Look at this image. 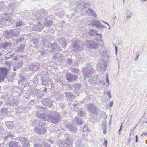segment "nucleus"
I'll list each match as a JSON object with an SVG mask.
<instances>
[{"instance_id":"nucleus-1","label":"nucleus","mask_w":147,"mask_h":147,"mask_svg":"<svg viewBox=\"0 0 147 147\" xmlns=\"http://www.w3.org/2000/svg\"><path fill=\"white\" fill-rule=\"evenodd\" d=\"M61 116L58 112L53 111L47 116V119L50 122L56 123L59 122Z\"/></svg>"},{"instance_id":"nucleus-2","label":"nucleus","mask_w":147,"mask_h":147,"mask_svg":"<svg viewBox=\"0 0 147 147\" xmlns=\"http://www.w3.org/2000/svg\"><path fill=\"white\" fill-rule=\"evenodd\" d=\"M83 74L85 77V79L86 81H89V77L91 74H94V69L91 67L84 68L83 70Z\"/></svg>"},{"instance_id":"nucleus-3","label":"nucleus","mask_w":147,"mask_h":147,"mask_svg":"<svg viewBox=\"0 0 147 147\" xmlns=\"http://www.w3.org/2000/svg\"><path fill=\"white\" fill-rule=\"evenodd\" d=\"M101 63H98L97 65V70L100 73L104 71L106 69L107 64L106 60H103L102 59H100Z\"/></svg>"},{"instance_id":"nucleus-4","label":"nucleus","mask_w":147,"mask_h":147,"mask_svg":"<svg viewBox=\"0 0 147 147\" xmlns=\"http://www.w3.org/2000/svg\"><path fill=\"white\" fill-rule=\"evenodd\" d=\"M87 107L88 111L93 114L97 115L98 114L99 110L94 104L89 103L88 104Z\"/></svg>"},{"instance_id":"nucleus-5","label":"nucleus","mask_w":147,"mask_h":147,"mask_svg":"<svg viewBox=\"0 0 147 147\" xmlns=\"http://www.w3.org/2000/svg\"><path fill=\"white\" fill-rule=\"evenodd\" d=\"M51 41V38L49 37L48 39H46L43 41V45L46 47H47L52 50H55L57 47V44L56 43H50Z\"/></svg>"},{"instance_id":"nucleus-6","label":"nucleus","mask_w":147,"mask_h":147,"mask_svg":"<svg viewBox=\"0 0 147 147\" xmlns=\"http://www.w3.org/2000/svg\"><path fill=\"white\" fill-rule=\"evenodd\" d=\"M8 70L7 68H0V82L4 81L8 73Z\"/></svg>"},{"instance_id":"nucleus-7","label":"nucleus","mask_w":147,"mask_h":147,"mask_svg":"<svg viewBox=\"0 0 147 147\" xmlns=\"http://www.w3.org/2000/svg\"><path fill=\"white\" fill-rule=\"evenodd\" d=\"M86 46L88 48L95 49L97 48L98 45L97 42L94 40H88L86 42Z\"/></svg>"},{"instance_id":"nucleus-8","label":"nucleus","mask_w":147,"mask_h":147,"mask_svg":"<svg viewBox=\"0 0 147 147\" xmlns=\"http://www.w3.org/2000/svg\"><path fill=\"white\" fill-rule=\"evenodd\" d=\"M37 13L36 16L37 19L38 20H40L42 17H44L47 14V11L43 9H41L40 10H37Z\"/></svg>"},{"instance_id":"nucleus-9","label":"nucleus","mask_w":147,"mask_h":147,"mask_svg":"<svg viewBox=\"0 0 147 147\" xmlns=\"http://www.w3.org/2000/svg\"><path fill=\"white\" fill-rule=\"evenodd\" d=\"M65 77L67 80L69 82L75 81L78 78L77 76L73 75L70 73H67L65 74Z\"/></svg>"},{"instance_id":"nucleus-10","label":"nucleus","mask_w":147,"mask_h":147,"mask_svg":"<svg viewBox=\"0 0 147 147\" xmlns=\"http://www.w3.org/2000/svg\"><path fill=\"white\" fill-rule=\"evenodd\" d=\"M41 102L44 105L49 107H51L53 105V101L49 98L43 99Z\"/></svg>"},{"instance_id":"nucleus-11","label":"nucleus","mask_w":147,"mask_h":147,"mask_svg":"<svg viewBox=\"0 0 147 147\" xmlns=\"http://www.w3.org/2000/svg\"><path fill=\"white\" fill-rule=\"evenodd\" d=\"M15 29H11L4 31L3 34L7 38L9 39L14 36Z\"/></svg>"},{"instance_id":"nucleus-12","label":"nucleus","mask_w":147,"mask_h":147,"mask_svg":"<svg viewBox=\"0 0 147 147\" xmlns=\"http://www.w3.org/2000/svg\"><path fill=\"white\" fill-rule=\"evenodd\" d=\"M40 67V65L38 63H36L35 64H33L29 65V68L31 71H37Z\"/></svg>"},{"instance_id":"nucleus-13","label":"nucleus","mask_w":147,"mask_h":147,"mask_svg":"<svg viewBox=\"0 0 147 147\" xmlns=\"http://www.w3.org/2000/svg\"><path fill=\"white\" fill-rule=\"evenodd\" d=\"M34 131L37 134H42L46 133V129L44 127H35L34 129Z\"/></svg>"},{"instance_id":"nucleus-14","label":"nucleus","mask_w":147,"mask_h":147,"mask_svg":"<svg viewBox=\"0 0 147 147\" xmlns=\"http://www.w3.org/2000/svg\"><path fill=\"white\" fill-rule=\"evenodd\" d=\"M66 126L67 128L71 132L74 133L76 132L77 129L76 126L68 124H66Z\"/></svg>"},{"instance_id":"nucleus-15","label":"nucleus","mask_w":147,"mask_h":147,"mask_svg":"<svg viewBox=\"0 0 147 147\" xmlns=\"http://www.w3.org/2000/svg\"><path fill=\"white\" fill-rule=\"evenodd\" d=\"M53 23V22L52 21H46L44 23V24H43L44 25L43 26H42L39 29V30L40 31H41L43 28H44V26L46 27H50L51 26L52 24Z\"/></svg>"},{"instance_id":"nucleus-16","label":"nucleus","mask_w":147,"mask_h":147,"mask_svg":"<svg viewBox=\"0 0 147 147\" xmlns=\"http://www.w3.org/2000/svg\"><path fill=\"white\" fill-rule=\"evenodd\" d=\"M36 116L40 119H45V115L40 111H36Z\"/></svg>"},{"instance_id":"nucleus-17","label":"nucleus","mask_w":147,"mask_h":147,"mask_svg":"<svg viewBox=\"0 0 147 147\" xmlns=\"http://www.w3.org/2000/svg\"><path fill=\"white\" fill-rule=\"evenodd\" d=\"M79 106V105L78 102H76L75 103H71L70 105V107L71 109L74 111H75L77 109V107Z\"/></svg>"},{"instance_id":"nucleus-18","label":"nucleus","mask_w":147,"mask_h":147,"mask_svg":"<svg viewBox=\"0 0 147 147\" xmlns=\"http://www.w3.org/2000/svg\"><path fill=\"white\" fill-rule=\"evenodd\" d=\"M57 40L59 41V42L64 47H65L67 44V43L66 41V40L64 38H57Z\"/></svg>"},{"instance_id":"nucleus-19","label":"nucleus","mask_w":147,"mask_h":147,"mask_svg":"<svg viewBox=\"0 0 147 147\" xmlns=\"http://www.w3.org/2000/svg\"><path fill=\"white\" fill-rule=\"evenodd\" d=\"M14 134L11 132H7V136L4 138V140L7 141L8 139L12 138L14 137Z\"/></svg>"},{"instance_id":"nucleus-20","label":"nucleus","mask_w":147,"mask_h":147,"mask_svg":"<svg viewBox=\"0 0 147 147\" xmlns=\"http://www.w3.org/2000/svg\"><path fill=\"white\" fill-rule=\"evenodd\" d=\"M73 121L76 123L77 125L82 124V120L78 117H75L73 120Z\"/></svg>"},{"instance_id":"nucleus-21","label":"nucleus","mask_w":147,"mask_h":147,"mask_svg":"<svg viewBox=\"0 0 147 147\" xmlns=\"http://www.w3.org/2000/svg\"><path fill=\"white\" fill-rule=\"evenodd\" d=\"M86 13L90 14V15L93 16L95 17L96 18L97 15L95 13L92 9L89 8L88 10H86Z\"/></svg>"},{"instance_id":"nucleus-22","label":"nucleus","mask_w":147,"mask_h":147,"mask_svg":"<svg viewBox=\"0 0 147 147\" xmlns=\"http://www.w3.org/2000/svg\"><path fill=\"white\" fill-rule=\"evenodd\" d=\"M39 41V40L38 38L36 37H33L30 40V42L36 45Z\"/></svg>"},{"instance_id":"nucleus-23","label":"nucleus","mask_w":147,"mask_h":147,"mask_svg":"<svg viewBox=\"0 0 147 147\" xmlns=\"http://www.w3.org/2000/svg\"><path fill=\"white\" fill-rule=\"evenodd\" d=\"M100 24V21L97 20H94L92 21L91 24H90L89 25H93L96 27H99V25Z\"/></svg>"},{"instance_id":"nucleus-24","label":"nucleus","mask_w":147,"mask_h":147,"mask_svg":"<svg viewBox=\"0 0 147 147\" xmlns=\"http://www.w3.org/2000/svg\"><path fill=\"white\" fill-rule=\"evenodd\" d=\"M5 123L6 126L9 128L11 129L14 127V125L11 121L6 122Z\"/></svg>"},{"instance_id":"nucleus-25","label":"nucleus","mask_w":147,"mask_h":147,"mask_svg":"<svg viewBox=\"0 0 147 147\" xmlns=\"http://www.w3.org/2000/svg\"><path fill=\"white\" fill-rule=\"evenodd\" d=\"M9 147H18V142L15 141H11L9 143Z\"/></svg>"},{"instance_id":"nucleus-26","label":"nucleus","mask_w":147,"mask_h":147,"mask_svg":"<svg viewBox=\"0 0 147 147\" xmlns=\"http://www.w3.org/2000/svg\"><path fill=\"white\" fill-rule=\"evenodd\" d=\"M11 44L10 42H5L3 43L1 47L4 49L5 50L9 46H11Z\"/></svg>"},{"instance_id":"nucleus-27","label":"nucleus","mask_w":147,"mask_h":147,"mask_svg":"<svg viewBox=\"0 0 147 147\" xmlns=\"http://www.w3.org/2000/svg\"><path fill=\"white\" fill-rule=\"evenodd\" d=\"M65 142L68 146H70L72 144L73 142V140L70 138H67L66 139Z\"/></svg>"},{"instance_id":"nucleus-28","label":"nucleus","mask_w":147,"mask_h":147,"mask_svg":"<svg viewBox=\"0 0 147 147\" xmlns=\"http://www.w3.org/2000/svg\"><path fill=\"white\" fill-rule=\"evenodd\" d=\"M53 58L54 59H58L59 58H61V59H62V55L59 53H55L54 54Z\"/></svg>"},{"instance_id":"nucleus-29","label":"nucleus","mask_w":147,"mask_h":147,"mask_svg":"<svg viewBox=\"0 0 147 147\" xmlns=\"http://www.w3.org/2000/svg\"><path fill=\"white\" fill-rule=\"evenodd\" d=\"M132 12L129 10H127L126 13V17L128 19L130 18L132 16Z\"/></svg>"},{"instance_id":"nucleus-30","label":"nucleus","mask_w":147,"mask_h":147,"mask_svg":"<svg viewBox=\"0 0 147 147\" xmlns=\"http://www.w3.org/2000/svg\"><path fill=\"white\" fill-rule=\"evenodd\" d=\"M65 94L67 98L70 99L71 98H72L73 97V95L70 92H65Z\"/></svg>"},{"instance_id":"nucleus-31","label":"nucleus","mask_w":147,"mask_h":147,"mask_svg":"<svg viewBox=\"0 0 147 147\" xmlns=\"http://www.w3.org/2000/svg\"><path fill=\"white\" fill-rule=\"evenodd\" d=\"M97 31L93 29H91L89 32V34L91 36H94V35L96 34Z\"/></svg>"},{"instance_id":"nucleus-32","label":"nucleus","mask_w":147,"mask_h":147,"mask_svg":"<svg viewBox=\"0 0 147 147\" xmlns=\"http://www.w3.org/2000/svg\"><path fill=\"white\" fill-rule=\"evenodd\" d=\"M73 87L74 88L75 92L80 88V86L78 83H75L73 85Z\"/></svg>"},{"instance_id":"nucleus-33","label":"nucleus","mask_w":147,"mask_h":147,"mask_svg":"<svg viewBox=\"0 0 147 147\" xmlns=\"http://www.w3.org/2000/svg\"><path fill=\"white\" fill-rule=\"evenodd\" d=\"M73 47L75 49H77L80 47L79 44L78 42H74L72 45Z\"/></svg>"},{"instance_id":"nucleus-34","label":"nucleus","mask_w":147,"mask_h":147,"mask_svg":"<svg viewBox=\"0 0 147 147\" xmlns=\"http://www.w3.org/2000/svg\"><path fill=\"white\" fill-rule=\"evenodd\" d=\"M38 146L39 147H50V146L48 143L44 142L42 144H39Z\"/></svg>"},{"instance_id":"nucleus-35","label":"nucleus","mask_w":147,"mask_h":147,"mask_svg":"<svg viewBox=\"0 0 147 147\" xmlns=\"http://www.w3.org/2000/svg\"><path fill=\"white\" fill-rule=\"evenodd\" d=\"M25 47L24 45L23 44L20 45L18 49V52H23L24 50Z\"/></svg>"},{"instance_id":"nucleus-36","label":"nucleus","mask_w":147,"mask_h":147,"mask_svg":"<svg viewBox=\"0 0 147 147\" xmlns=\"http://www.w3.org/2000/svg\"><path fill=\"white\" fill-rule=\"evenodd\" d=\"M59 143H60L59 146L60 147H67L68 145L65 141L61 142V141H60Z\"/></svg>"},{"instance_id":"nucleus-37","label":"nucleus","mask_w":147,"mask_h":147,"mask_svg":"<svg viewBox=\"0 0 147 147\" xmlns=\"http://www.w3.org/2000/svg\"><path fill=\"white\" fill-rule=\"evenodd\" d=\"M23 22L21 20L18 21L16 23V27H18L22 25H24Z\"/></svg>"},{"instance_id":"nucleus-38","label":"nucleus","mask_w":147,"mask_h":147,"mask_svg":"<svg viewBox=\"0 0 147 147\" xmlns=\"http://www.w3.org/2000/svg\"><path fill=\"white\" fill-rule=\"evenodd\" d=\"M65 14V12L63 11H60L58 14L59 17L60 18H62L64 16Z\"/></svg>"},{"instance_id":"nucleus-39","label":"nucleus","mask_w":147,"mask_h":147,"mask_svg":"<svg viewBox=\"0 0 147 147\" xmlns=\"http://www.w3.org/2000/svg\"><path fill=\"white\" fill-rule=\"evenodd\" d=\"M38 120H34L32 123V125L33 126H36L38 127Z\"/></svg>"},{"instance_id":"nucleus-40","label":"nucleus","mask_w":147,"mask_h":147,"mask_svg":"<svg viewBox=\"0 0 147 147\" xmlns=\"http://www.w3.org/2000/svg\"><path fill=\"white\" fill-rule=\"evenodd\" d=\"M38 127L40 126H43L45 125V122L42 123L39 120H38Z\"/></svg>"},{"instance_id":"nucleus-41","label":"nucleus","mask_w":147,"mask_h":147,"mask_svg":"<svg viewBox=\"0 0 147 147\" xmlns=\"http://www.w3.org/2000/svg\"><path fill=\"white\" fill-rule=\"evenodd\" d=\"M79 70L78 69H75V68H73L71 69V71L74 73L78 74L79 71Z\"/></svg>"},{"instance_id":"nucleus-42","label":"nucleus","mask_w":147,"mask_h":147,"mask_svg":"<svg viewBox=\"0 0 147 147\" xmlns=\"http://www.w3.org/2000/svg\"><path fill=\"white\" fill-rule=\"evenodd\" d=\"M1 113H6L7 112V109L6 108H2L1 110Z\"/></svg>"},{"instance_id":"nucleus-43","label":"nucleus","mask_w":147,"mask_h":147,"mask_svg":"<svg viewBox=\"0 0 147 147\" xmlns=\"http://www.w3.org/2000/svg\"><path fill=\"white\" fill-rule=\"evenodd\" d=\"M13 4H14V3H10L9 4L8 7V9L9 10L11 11L13 9Z\"/></svg>"},{"instance_id":"nucleus-44","label":"nucleus","mask_w":147,"mask_h":147,"mask_svg":"<svg viewBox=\"0 0 147 147\" xmlns=\"http://www.w3.org/2000/svg\"><path fill=\"white\" fill-rule=\"evenodd\" d=\"M27 140L24 137H21L20 139V142L23 144Z\"/></svg>"},{"instance_id":"nucleus-45","label":"nucleus","mask_w":147,"mask_h":147,"mask_svg":"<svg viewBox=\"0 0 147 147\" xmlns=\"http://www.w3.org/2000/svg\"><path fill=\"white\" fill-rule=\"evenodd\" d=\"M23 144V147H27L29 145V144L28 140H27Z\"/></svg>"},{"instance_id":"nucleus-46","label":"nucleus","mask_w":147,"mask_h":147,"mask_svg":"<svg viewBox=\"0 0 147 147\" xmlns=\"http://www.w3.org/2000/svg\"><path fill=\"white\" fill-rule=\"evenodd\" d=\"M78 115L80 116L83 117L84 115V113L81 110L78 112Z\"/></svg>"},{"instance_id":"nucleus-47","label":"nucleus","mask_w":147,"mask_h":147,"mask_svg":"<svg viewBox=\"0 0 147 147\" xmlns=\"http://www.w3.org/2000/svg\"><path fill=\"white\" fill-rule=\"evenodd\" d=\"M23 39V38H19L18 39H16V43H19L20 42H21Z\"/></svg>"},{"instance_id":"nucleus-48","label":"nucleus","mask_w":147,"mask_h":147,"mask_svg":"<svg viewBox=\"0 0 147 147\" xmlns=\"http://www.w3.org/2000/svg\"><path fill=\"white\" fill-rule=\"evenodd\" d=\"M7 55L5 57L6 58H7V59H9V58L10 57L13 56V55L12 53H11V54H10V53H8L7 54Z\"/></svg>"},{"instance_id":"nucleus-49","label":"nucleus","mask_w":147,"mask_h":147,"mask_svg":"<svg viewBox=\"0 0 147 147\" xmlns=\"http://www.w3.org/2000/svg\"><path fill=\"white\" fill-rule=\"evenodd\" d=\"M4 129L3 127L0 126V134H1L4 131Z\"/></svg>"},{"instance_id":"nucleus-50","label":"nucleus","mask_w":147,"mask_h":147,"mask_svg":"<svg viewBox=\"0 0 147 147\" xmlns=\"http://www.w3.org/2000/svg\"><path fill=\"white\" fill-rule=\"evenodd\" d=\"M88 5L87 4V3H84V5H83V7L85 8H86L88 6Z\"/></svg>"},{"instance_id":"nucleus-51","label":"nucleus","mask_w":147,"mask_h":147,"mask_svg":"<svg viewBox=\"0 0 147 147\" xmlns=\"http://www.w3.org/2000/svg\"><path fill=\"white\" fill-rule=\"evenodd\" d=\"M83 130L86 131L88 129V127L87 126L84 125L83 127Z\"/></svg>"},{"instance_id":"nucleus-52","label":"nucleus","mask_w":147,"mask_h":147,"mask_svg":"<svg viewBox=\"0 0 147 147\" xmlns=\"http://www.w3.org/2000/svg\"><path fill=\"white\" fill-rule=\"evenodd\" d=\"M68 63L69 64L71 63L72 62V60L71 59H70V58H68Z\"/></svg>"},{"instance_id":"nucleus-53","label":"nucleus","mask_w":147,"mask_h":147,"mask_svg":"<svg viewBox=\"0 0 147 147\" xmlns=\"http://www.w3.org/2000/svg\"><path fill=\"white\" fill-rule=\"evenodd\" d=\"M12 102H13V103H10L11 105H14L16 104V102L14 99L12 100Z\"/></svg>"},{"instance_id":"nucleus-54","label":"nucleus","mask_w":147,"mask_h":147,"mask_svg":"<svg viewBox=\"0 0 147 147\" xmlns=\"http://www.w3.org/2000/svg\"><path fill=\"white\" fill-rule=\"evenodd\" d=\"M107 141L106 140H105L104 141V143L103 144V145H104L105 147H106L107 145Z\"/></svg>"},{"instance_id":"nucleus-55","label":"nucleus","mask_w":147,"mask_h":147,"mask_svg":"<svg viewBox=\"0 0 147 147\" xmlns=\"http://www.w3.org/2000/svg\"><path fill=\"white\" fill-rule=\"evenodd\" d=\"M42 84L43 85H44V86H45L46 85L47 83L45 81H44L42 80Z\"/></svg>"},{"instance_id":"nucleus-56","label":"nucleus","mask_w":147,"mask_h":147,"mask_svg":"<svg viewBox=\"0 0 147 147\" xmlns=\"http://www.w3.org/2000/svg\"><path fill=\"white\" fill-rule=\"evenodd\" d=\"M49 142L51 143L52 144H53L54 142V141L53 140H51L50 139H49Z\"/></svg>"},{"instance_id":"nucleus-57","label":"nucleus","mask_w":147,"mask_h":147,"mask_svg":"<svg viewBox=\"0 0 147 147\" xmlns=\"http://www.w3.org/2000/svg\"><path fill=\"white\" fill-rule=\"evenodd\" d=\"M113 102L112 101H111L110 102L109 105L110 107H111L112 106L113 104Z\"/></svg>"},{"instance_id":"nucleus-58","label":"nucleus","mask_w":147,"mask_h":147,"mask_svg":"<svg viewBox=\"0 0 147 147\" xmlns=\"http://www.w3.org/2000/svg\"><path fill=\"white\" fill-rule=\"evenodd\" d=\"M98 28H105V26L103 25H100V24L99 25V27H98Z\"/></svg>"},{"instance_id":"nucleus-59","label":"nucleus","mask_w":147,"mask_h":147,"mask_svg":"<svg viewBox=\"0 0 147 147\" xmlns=\"http://www.w3.org/2000/svg\"><path fill=\"white\" fill-rule=\"evenodd\" d=\"M135 137H136V140H135L136 142H138V136L137 135H136L135 136Z\"/></svg>"},{"instance_id":"nucleus-60","label":"nucleus","mask_w":147,"mask_h":147,"mask_svg":"<svg viewBox=\"0 0 147 147\" xmlns=\"http://www.w3.org/2000/svg\"><path fill=\"white\" fill-rule=\"evenodd\" d=\"M106 81L109 84V81L108 77V76H107V77H106Z\"/></svg>"},{"instance_id":"nucleus-61","label":"nucleus","mask_w":147,"mask_h":147,"mask_svg":"<svg viewBox=\"0 0 147 147\" xmlns=\"http://www.w3.org/2000/svg\"><path fill=\"white\" fill-rule=\"evenodd\" d=\"M96 35L98 36H99L100 38L102 36V35L101 34H98L97 33V32H96Z\"/></svg>"},{"instance_id":"nucleus-62","label":"nucleus","mask_w":147,"mask_h":147,"mask_svg":"<svg viewBox=\"0 0 147 147\" xmlns=\"http://www.w3.org/2000/svg\"><path fill=\"white\" fill-rule=\"evenodd\" d=\"M1 99H5L6 98L5 97V96L3 95L2 96H1Z\"/></svg>"},{"instance_id":"nucleus-63","label":"nucleus","mask_w":147,"mask_h":147,"mask_svg":"<svg viewBox=\"0 0 147 147\" xmlns=\"http://www.w3.org/2000/svg\"><path fill=\"white\" fill-rule=\"evenodd\" d=\"M147 135V133H144L142 134L141 135V136H146Z\"/></svg>"},{"instance_id":"nucleus-64","label":"nucleus","mask_w":147,"mask_h":147,"mask_svg":"<svg viewBox=\"0 0 147 147\" xmlns=\"http://www.w3.org/2000/svg\"><path fill=\"white\" fill-rule=\"evenodd\" d=\"M99 83L100 84H101V83H104V82L103 81L101 80H100L99 81Z\"/></svg>"}]
</instances>
